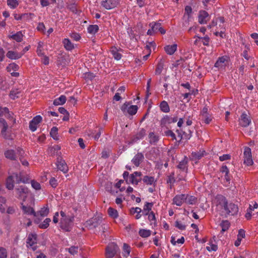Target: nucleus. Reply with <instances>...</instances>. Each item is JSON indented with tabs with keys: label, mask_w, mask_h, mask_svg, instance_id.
<instances>
[{
	"label": "nucleus",
	"mask_w": 258,
	"mask_h": 258,
	"mask_svg": "<svg viewBox=\"0 0 258 258\" xmlns=\"http://www.w3.org/2000/svg\"><path fill=\"white\" fill-rule=\"evenodd\" d=\"M42 118L40 115H37L35 117H34L31 121H33V122H35L36 124L39 123L42 121Z\"/></svg>",
	"instance_id": "nucleus-57"
},
{
	"label": "nucleus",
	"mask_w": 258,
	"mask_h": 258,
	"mask_svg": "<svg viewBox=\"0 0 258 258\" xmlns=\"http://www.w3.org/2000/svg\"><path fill=\"white\" fill-rule=\"evenodd\" d=\"M144 158V155L142 153H137L132 159L133 163L138 167Z\"/></svg>",
	"instance_id": "nucleus-16"
},
{
	"label": "nucleus",
	"mask_w": 258,
	"mask_h": 258,
	"mask_svg": "<svg viewBox=\"0 0 258 258\" xmlns=\"http://www.w3.org/2000/svg\"><path fill=\"white\" fill-rule=\"evenodd\" d=\"M71 37L76 41H78L81 38L80 35L77 33H72Z\"/></svg>",
	"instance_id": "nucleus-61"
},
{
	"label": "nucleus",
	"mask_w": 258,
	"mask_h": 258,
	"mask_svg": "<svg viewBox=\"0 0 258 258\" xmlns=\"http://www.w3.org/2000/svg\"><path fill=\"white\" fill-rule=\"evenodd\" d=\"M199 22L201 24H206L210 20V16L208 12L202 10L199 12L198 16Z\"/></svg>",
	"instance_id": "nucleus-12"
},
{
	"label": "nucleus",
	"mask_w": 258,
	"mask_h": 258,
	"mask_svg": "<svg viewBox=\"0 0 258 258\" xmlns=\"http://www.w3.org/2000/svg\"><path fill=\"white\" fill-rule=\"evenodd\" d=\"M74 220V214L69 215L68 218H61L59 223L60 228L65 231H70L73 225Z\"/></svg>",
	"instance_id": "nucleus-3"
},
{
	"label": "nucleus",
	"mask_w": 258,
	"mask_h": 258,
	"mask_svg": "<svg viewBox=\"0 0 258 258\" xmlns=\"http://www.w3.org/2000/svg\"><path fill=\"white\" fill-rule=\"evenodd\" d=\"M6 158L11 160H16L17 158L16 153L13 150H8L4 153Z\"/></svg>",
	"instance_id": "nucleus-19"
},
{
	"label": "nucleus",
	"mask_w": 258,
	"mask_h": 258,
	"mask_svg": "<svg viewBox=\"0 0 258 258\" xmlns=\"http://www.w3.org/2000/svg\"><path fill=\"white\" fill-rule=\"evenodd\" d=\"M216 200L217 201V207L220 212V215L225 217L228 216H234L238 212L237 206L233 203H229L226 198L222 195H218Z\"/></svg>",
	"instance_id": "nucleus-1"
},
{
	"label": "nucleus",
	"mask_w": 258,
	"mask_h": 258,
	"mask_svg": "<svg viewBox=\"0 0 258 258\" xmlns=\"http://www.w3.org/2000/svg\"><path fill=\"white\" fill-rule=\"evenodd\" d=\"M146 135V131L144 128H142L136 135V138L138 139L142 138Z\"/></svg>",
	"instance_id": "nucleus-56"
},
{
	"label": "nucleus",
	"mask_w": 258,
	"mask_h": 258,
	"mask_svg": "<svg viewBox=\"0 0 258 258\" xmlns=\"http://www.w3.org/2000/svg\"><path fill=\"white\" fill-rule=\"evenodd\" d=\"M66 100V97L64 95H61L53 101V104L55 106L62 105L65 103Z\"/></svg>",
	"instance_id": "nucleus-25"
},
{
	"label": "nucleus",
	"mask_w": 258,
	"mask_h": 258,
	"mask_svg": "<svg viewBox=\"0 0 258 258\" xmlns=\"http://www.w3.org/2000/svg\"><path fill=\"white\" fill-rule=\"evenodd\" d=\"M187 163H188L187 158L185 156L184 159L181 161H180L179 162V164L177 166V167L182 171H186V172H187Z\"/></svg>",
	"instance_id": "nucleus-20"
},
{
	"label": "nucleus",
	"mask_w": 258,
	"mask_h": 258,
	"mask_svg": "<svg viewBox=\"0 0 258 258\" xmlns=\"http://www.w3.org/2000/svg\"><path fill=\"white\" fill-rule=\"evenodd\" d=\"M6 187L8 189L11 190L14 188L13 176H10L8 177L6 182Z\"/></svg>",
	"instance_id": "nucleus-31"
},
{
	"label": "nucleus",
	"mask_w": 258,
	"mask_h": 258,
	"mask_svg": "<svg viewBox=\"0 0 258 258\" xmlns=\"http://www.w3.org/2000/svg\"><path fill=\"white\" fill-rule=\"evenodd\" d=\"M119 4L118 0H105L102 2V6L107 10L115 8Z\"/></svg>",
	"instance_id": "nucleus-11"
},
{
	"label": "nucleus",
	"mask_w": 258,
	"mask_h": 258,
	"mask_svg": "<svg viewBox=\"0 0 258 258\" xmlns=\"http://www.w3.org/2000/svg\"><path fill=\"white\" fill-rule=\"evenodd\" d=\"M164 68V61L162 59H160V60L159 61L156 70H155V74L156 75H160L163 69Z\"/></svg>",
	"instance_id": "nucleus-29"
},
{
	"label": "nucleus",
	"mask_w": 258,
	"mask_h": 258,
	"mask_svg": "<svg viewBox=\"0 0 258 258\" xmlns=\"http://www.w3.org/2000/svg\"><path fill=\"white\" fill-rule=\"evenodd\" d=\"M56 165L58 169L64 173H66L69 170L68 166L65 161L62 160L61 157L57 159Z\"/></svg>",
	"instance_id": "nucleus-13"
},
{
	"label": "nucleus",
	"mask_w": 258,
	"mask_h": 258,
	"mask_svg": "<svg viewBox=\"0 0 258 258\" xmlns=\"http://www.w3.org/2000/svg\"><path fill=\"white\" fill-rule=\"evenodd\" d=\"M143 181L147 184L151 185L154 181V178L152 176H145L143 178Z\"/></svg>",
	"instance_id": "nucleus-40"
},
{
	"label": "nucleus",
	"mask_w": 258,
	"mask_h": 258,
	"mask_svg": "<svg viewBox=\"0 0 258 258\" xmlns=\"http://www.w3.org/2000/svg\"><path fill=\"white\" fill-rule=\"evenodd\" d=\"M177 117H170L167 115L164 116L161 120V125L165 126L167 123L175 122L177 121Z\"/></svg>",
	"instance_id": "nucleus-17"
},
{
	"label": "nucleus",
	"mask_w": 258,
	"mask_h": 258,
	"mask_svg": "<svg viewBox=\"0 0 258 258\" xmlns=\"http://www.w3.org/2000/svg\"><path fill=\"white\" fill-rule=\"evenodd\" d=\"M123 255L124 256L126 257L127 256L129 255L131 252L130 246H129V245L125 243H123Z\"/></svg>",
	"instance_id": "nucleus-38"
},
{
	"label": "nucleus",
	"mask_w": 258,
	"mask_h": 258,
	"mask_svg": "<svg viewBox=\"0 0 258 258\" xmlns=\"http://www.w3.org/2000/svg\"><path fill=\"white\" fill-rule=\"evenodd\" d=\"M58 128L56 126H53L50 130V135L55 140H58Z\"/></svg>",
	"instance_id": "nucleus-33"
},
{
	"label": "nucleus",
	"mask_w": 258,
	"mask_h": 258,
	"mask_svg": "<svg viewBox=\"0 0 258 258\" xmlns=\"http://www.w3.org/2000/svg\"><path fill=\"white\" fill-rule=\"evenodd\" d=\"M230 159V155L229 154H224L219 157V160L221 161L227 160Z\"/></svg>",
	"instance_id": "nucleus-62"
},
{
	"label": "nucleus",
	"mask_w": 258,
	"mask_h": 258,
	"mask_svg": "<svg viewBox=\"0 0 258 258\" xmlns=\"http://www.w3.org/2000/svg\"><path fill=\"white\" fill-rule=\"evenodd\" d=\"M49 208L46 205V206L43 207L42 208L40 211H39L37 213V216L39 214L41 216L44 217L46 216L49 213Z\"/></svg>",
	"instance_id": "nucleus-32"
},
{
	"label": "nucleus",
	"mask_w": 258,
	"mask_h": 258,
	"mask_svg": "<svg viewBox=\"0 0 258 258\" xmlns=\"http://www.w3.org/2000/svg\"><path fill=\"white\" fill-rule=\"evenodd\" d=\"M19 66L15 63H12L9 64L7 67V70L9 72H11L12 71H16L19 69Z\"/></svg>",
	"instance_id": "nucleus-43"
},
{
	"label": "nucleus",
	"mask_w": 258,
	"mask_h": 258,
	"mask_svg": "<svg viewBox=\"0 0 258 258\" xmlns=\"http://www.w3.org/2000/svg\"><path fill=\"white\" fill-rule=\"evenodd\" d=\"M110 51L115 59L119 60L121 58V54L118 52V49L116 47H112Z\"/></svg>",
	"instance_id": "nucleus-26"
},
{
	"label": "nucleus",
	"mask_w": 258,
	"mask_h": 258,
	"mask_svg": "<svg viewBox=\"0 0 258 258\" xmlns=\"http://www.w3.org/2000/svg\"><path fill=\"white\" fill-rule=\"evenodd\" d=\"M64 46L67 50H71L74 48L73 44L69 39H64L63 41Z\"/></svg>",
	"instance_id": "nucleus-30"
},
{
	"label": "nucleus",
	"mask_w": 258,
	"mask_h": 258,
	"mask_svg": "<svg viewBox=\"0 0 258 258\" xmlns=\"http://www.w3.org/2000/svg\"><path fill=\"white\" fill-rule=\"evenodd\" d=\"M211 243L210 246H207L206 249L209 251H216L218 249V246L217 245L213 244L212 241L210 242Z\"/></svg>",
	"instance_id": "nucleus-52"
},
{
	"label": "nucleus",
	"mask_w": 258,
	"mask_h": 258,
	"mask_svg": "<svg viewBox=\"0 0 258 258\" xmlns=\"http://www.w3.org/2000/svg\"><path fill=\"white\" fill-rule=\"evenodd\" d=\"M21 208L24 214L27 215H32L34 217L37 216V213L35 212L34 209L30 206H26L23 205V203H21Z\"/></svg>",
	"instance_id": "nucleus-15"
},
{
	"label": "nucleus",
	"mask_w": 258,
	"mask_h": 258,
	"mask_svg": "<svg viewBox=\"0 0 258 258\" xmlns=\"http://www.w3.org/2000/svg\"><path fill=\"white\" fill-rule=\"evenodd\" d=\"M37 29L39 31L43 32L45 29V27L43 23H39L38 25Z\"/></svg>",
	"instance_id": "nucleus-64"
},
{
	"label": "nucleus",
	"mask_w": 258,
	"mask_h": 258,
	"mask_svg": "<svg viewBox=\"0 0 258 258\" xmlns=\"http://www.w3.org/2000/svg\"><path fill=\"white\" fill-rule=\"evenodd\" d=\"M26 243L27 247H31L33 251H35L37 247L34 245L37 243V234L35 233H30L27 239Z\"/></svg>",
	"instance_id": "nucleus-8"
},
{
	"label": "nucleus",
	"mask_w": 258,
	"mask_h": 258,
	"mask_svg": "<svg viewBox=\"0 0 258 258\" xmlns=\"http://www.w3.org/2000/svg\"><path fill=\"white\" fill-rule=\"evenodd\" d=\"M23 35L22 34V32L19 31L17 32L16 34L10 36V38H12L18 42H20L23 40Z\"/></svg>",
	"instance_id": "nucleus-24"
},
{
	"label": "nucleus",
	"mask_w": 258,
	"mask_h": 258,
	"mask_svg": "<svg viewBox=\"0 0 258 258\" xmlns=\"http://www.w3.org/2000/svg\"><path fill=\"white\" fill-rule=\"evenodd\" d=\"M50 221L51 220L50 218H46L42 223L39 224V227L41 229H46L48 227Z\"/></svg>",
	"instance_id": "nucleus-45"
},
{
	"label": "nucleus",
	"mask_w": 258,
	"mask_h": 258,
	"mask_svg": "<svg viewBox=\"0 0 258 258\" xmlns=\"http://www.w3.org/2000/svg\"><path fill=\"white\" fill-rule=\"evenodd\" d=\"M37 124H36V123L33 122V121H30L29 123L30 130L32 132L35 131L37 129Z\"/></svg>",
	"instance_id": "nucleus-60"
},
{
	"label": "nucleus",
	"mask_w": 258,
	"mask_h": 258,
	"mask_svg": "<svg viewBox=\"0 0 258 258\" xmlns=\"http://www.w3.org/2000/svg\"><path fill=\"white\" fill-rule=\"evenodd\" d=\"M78 246H72L69 248V252L73 255L76 254L78 252Z\"/></svg>",
	"instance_id": "nucleus-55"
},
{
	"label": "nucleus",
	"mask_w": 258,
	"mask_h": 258,
	"mask_svg": "<svg viewBox=\"0 0 258 258\" xmlns=\"http://www.w3.org/2000/svg\"><path fill=\"white\" fill-rule=\"evenodd\" d=\"M108 214L110 217L113 219H115L118 216L117 210L111 207L108 209Z\"/></svg>",
	"instance_id": "nucleus-35"
},
{
	"label": "nucleus",
	"mask_w": 258,
	"mask_h": 258,
	"mask_svg": "<svg viewBox=\"0 0 258 258\" xmlns=\"http://www.w3.org/2000/svg\"><path fill=\"white\" fill-rule=\"evenodd\" d=\"M239 124L242 127H247L251 122L250 117L246 113L243 112L239 118Z\"/></svg>",
	"instance_id": "nucleus-10"
},
{
	"label": "nucleus",
	"mask_w": 258,
	"mask_h": 258,
	"mask_svg": "<svg viewBox=\"0 0 258 258\" xmlns=\"http://www.w3.org/2000/svg\"><path fill=\"white\" fill-rule=\"evenodd\" d=\"M94 77L95 76H94V74L93 73L89 72V73H87L84 74V78L86 80H91L93 78H94Z\"/></svg>",
	"instance_id": "nucleus-58"
},
{
	"label": "nucleus",
	"mask_w": 258,
	"mask_h": 258,
	"mask_svg": "<svg viewBox=\"0 0 258 258\" xmlns=\"http://www.w3.org/2000/svg\"><path fill=\"white\" fill-rule=\"evenodd\" d=\"M20 93V92L18 89L12 90L10 93V97L12 99H15L16 98H18V94Z\"/></svg>",
	"instance_id": "nucleus-47"
},
{
	"label": "nucleus",
	"mask_w": 258,
	"mask_h": 258,
	"mask_svg": "<svg viewBox=\"0 0 258 258\" xmlns=\"http://www.w3.org/2000/svg\"><path fill=\"white\" fill-rule=\"evenodd\" d=\"M99 30L97 25H90L88 27V32L90 34H95Z\"/></svg>",
	"instance_id": "nucleus-36"
},
{
	"label": "nucleus",
	"mask_w": 258,
	"mask_h": 258,
	"mask_svg": "<svg viewBox=\"0 0 258 258\" xmlns=\"http://www.w3.org/2000/svg\"><path fill=\"white\" fill-rule=\"evenodd\" d=\"M12 176H13V178L15 179L16 182L17 183H19L20 182H23V183L28 182L29 178L22 179V173H20L19 174L14 173Z\"/></svg>",
	"instance_id": "nucleus-22"
},
{
	"label": "nucleus",
	"mask_w": 258,
	"mask_h": 258,
	"mask_svg": "<svg viewBox=\"0 0 258 258\" xmlns=\"http://www.w3.org/2000/svg\"><path fill=\"white\" fill-rule=\"evenodd\" d=\"M197 201V199L194 196H189L188 197L187 196L186 200H185V202L189 204H194Z\"/></svg>",
	"instance_id": "nucleus-49"
},
{
	"label": "nucleus",
	"mask_w": 258,
	"mask_h": 258,
	"mask_svg": "<svg viewBox=\"0 0 258 258\" xmlns=\"http://www.w3.org/2000/svg\"><path fill=\"white\" fill-rule=\"evenodd\" d=\"M7 257V252L6 249L3 247H0V258H6Z\"/></svg>",
	"instance_id": "nucleus-53"
},
{
	"label": "nucleus",
	"mask_w": 258,
	"mask_h": 258,
	"mask_svg": "<svg viewBox=\"0 0 258 258\" xmlns=\"http://www.w3.org/2000/svg\"><path fill=\"white\" fill-rule=\"evenodd\" d=\"M102 222V218L100 216H95L86 221V226L90 229L95 228L100 225Z\"/></svg>",
	"instance_id": "nucleus-4"
},
{
	"label": "nucleus",
	"mask_w": 258,
	"mask_h": 258,
	"mask_svg": "<svg viewBox=\"0 0 258 258\" xmlns=\"http://www.w3.org/2000/svg\"><path fill=\"white\" fill-rule=\"evenodd\" d=\"M128 102L124 103L121 106V109L124 113H127L130 115L135 114L138 110V107L137 105H130Z\"/></svg>",
	"instance_id": "nucleus-5"
},
{
	"label": "nucleus",
	"mask_w": 258,
	"mask_h": 258,
	"mask_svg": "<svg viewBox=\"0 0 258 258\" xmlns=\"http://www.w3.org/2000/svg\"><path fill=\"white\" fill-rule=\"evenodd\" d=\"M186 198L187 195L184 194L177 195L173 198V203L177 206H180L185 202V200H186Z\"/></svg>",
	"instance_id": "nucleus-14"
},
{
	"label": "nucleus",
	"mask_w": 258,
	"mask_h": 258,
	"mask_svg": "<svg viewBox=\"0 0 258 258\" xmlns=\"http://www.w3.org/2000/svg\"><path fill=\"white\" fill-rule=\"evenodd\" d=\"M177 45L174 44L171 45H167L164 47L165 52L169 55L173 54L177 50Z\"/></svg>",
	"instance_id": "nucleus-21"
},
{
	"label": "nucleus",
	"mask_w": 258,
	"mask_h": 258,
	"mask_svg": "<svg viewBox=\"0 0 258 258\" xmlns=\"http://www.w3.org/2000/svg\"><path fill=\"white\" fill-rule=\"evenodd\" d=\"M49 183L51 186L53 187H55L57 185V180L54 177H52L50 179Z\"/></svg>",
	"instance_id": "nucleus-63"
},
{
	"label": "nucleus",
	"mask_w": 258,
	"mask_h": 258,
	"mask_svg": "<svg viewBox=\"0 0 258 258\" xmlns=\"http://www.w3.org/2000/svg\"><path fill=\"white\" fill-rule=\"evenodd\" d=\"M23 55V53H18L14 51H9L6 55L7 56L12 59H17L21 58Z\"/></svg>",
	"instance_id": "nucleus-18"
},
{
	"label": "nucleus",
	"mask_w": 258,
	"mask_h": 258,
	"mask_svg": "<svg viewBox=\"0 0 258 258\" xmlns=\"http://www.w3.org/2000/svg\"><path fill=\"white\" fill-rule=\"evenodd\" d=\"M230 222L228 220L222 221L220 225L222 227L221 233L227 231L230 226Z\"/></svg>",
	"instance_id": "nucleus-34"
},
{
	"label": "nucleus",
	"mask_w": 258,
	"mask_h": 258,
	"mask_svg": "<svg viewBox=\"0 0 258 258\" xmlns=\"http://www.w3.org/2000/svg\"><path fill=\"white\" fill-rule=\"evenodd\" d=\"M149 143L151 144H155L159 140V136L155 135L154 133L151 132L149 134Z\"/></svg>",
	"instance_id": "nucleus-23"
},
{
	"label": "nucleus",
	"mask_w": 258,
	"mask_h": 258,
	"mask_svg": "<svg viewBox=\"0 0 258 258\" xmlns=\"http://www.w3.org/2000/svg\"><path fill=\"white\" fill-rule=\"evenodd\" d=\"M192 13V8L190 6H187L185 7V14H187L188 15V18H187V21H186L185 23L183 24V25L186 26V25L188 24V21H189V19L190 18V14Z\"/></svg>",
	"instance_id": "nucleus-37"
},
{
	"label": "nucleus",
	"mask_w": 258,
	"mask_h": 258,
	"mask_svg": "<svg viewBox=\"0 0 258 258\" xmlns=\"http://www.w3.org/2000/svg\"><path fill=\"white\" fill-rule=\"evenodd\" d=\"M8 88V85L4 80V79L0 77V90H6Z\"/></svg>",
	"instance_id": "nucleus-48"
},
{
	"label": "nucleus",
	"mask_w": 258,
	"mask_h": 258,
	"mask_svg": "<svg viewBox=\"0 0 258 258\" xmlns=\"http://www.w3.org/2000/svg\"><path fill=\"white\" fill-rule=\"evenodd\" d=\"M31 185L33 188L36 190H39L41 189V185L40 183L34 180H31Z\"/></svg>",
	"instance_id": "nucleus-51"
},
{
	"label": "nucleus",
	"mask_w": 258,
	"mask_h": 258,
	"mask_svg": "<svg viewBox=\"0 0 258 258\" xmlns=\"http://www.w3.org/2000/svg\"><path fill=\"white\" fill-rule=\"evenodd\" d=\"M196 37H197L199 39H202L204 40V41H203V44L204 45H206V46H208L209 45V40H210V38L208 36H206L205 37H199V36H196L195 37V38Z\"/></svg>",
	"instance_id": "nucleus-54"
},
{
	"label": "nucleus",
	"mask_w": 258,
	"mask_h": 258,
	"mask_svg": "<svg viewBox=\"0 0 258 258\" xmlns=\"http://www.w3.org/2000/svg\"><path fill=\"white\" fill-rule=\"evenodd\" d=\"M139 234L141 237L146 238L150 236L151 231L146 229H140Z\"/></svg>",
	"instance_id": "nucleus-39"
},
{
	"label": "nucleus",
	"mask_w": 258,
	"mask_h": 258,
	"mask_svg": "<svg viewBox=\"0 0 258 258\" xmlns=\"http://www.w3.org/2000/svg\"><path fill=\"white\" fill-rule=\"evenodd\" d=\"M204 151H199V152H194L191 154L192 157L194 159H200L204 155Z\"/></svg>",
	"instance_id": "nucleus-44"
},
{
	"label": "nucleus",
	"mask_w": 258,
	"mask_h": 258,
	"mask_svg": "<svg viewBox=\"0 0 258 258\" xmlns=\"http://www.w3.org/2000/svg\"><path fill=\"white\" fill-rule=\"evenodd\" d=\"M120 255V249L114 242L109 243L105 248L106 258H112L115 255Z\"/></svg>",
	"instance_id": "nucleus-2"
},
{
	"label": "nucleus",
	"mask_w": 258,
	"mask_h": 258,
	"mask_svg": "<svg viewBox=\"0 0 258 258\" xmlns=\"http://www.w3.org/2000/svg\"><path fill=\"white\" fill-rule=\"evenodd\" d=\"M167 136H170L173 140H176V136L175 134L171 130H168L165 132Z\"/></svg>",
	"instance_id": "nucleus-59"
},
{
	"label": "nucleus",
	"mask_w": 258,
	"mask_h": 258,
	"mask_svg": "<svg viewBox=\"0 0 258 258\" xmlns=\"http://www.w3.org/2000/svg\"><path fill=\"white\" fill-rule=\"evenodd\" d=\"M137 178L136 176H135V174L134 173L133 174H131L128 178V180L127 181L126 183L130 184L132 183L133 184L137 185Z\"/></svg>",
	"instance_id": "nucleus-42"
},
{
	"label": "nucleus",
	"mask_w": 258,
	"mask_h": 258,
	"mask_svg": "<svg viewBox=\"0 0 258 258\" xmlns=\"http://www.w3.org/2000/svg\"><path fill=\"white\" fill-rule=\"evenodd\" d=\"M175 226L181 230H183L185 229L186 228L185 225L182 224L180 221L177 220L175 222Z\"/></svg>",
	"instance_id": "nucleus-50"
},
{
	"label": "nucleus",
	"mask_w": 258,
	"mask_h": 258,
	"mask_svg": "<svg viewBox=\"0 0 258 258\" xmlns=\"http://www.w3.org/2000/svg\"><path fill=\"white\" fill-rule=\"evenodd\" d=\"M7 4L10 8L15 9L18 6L19 3L17 0H8Z\"/></svg>",
	"instance_id": "nucleus-46"
},
{
	"label": "nucleus",
	"mask_w": 258,
	"mask_h": 258,
	"mask_svg": "<svg viewBox=\"0 0 258 258\" xmlns=\"http://www.w3.org/2000/svg\"><path fill=\"white\" fill-rule=\"evenodd\" d=\"M149 26L156 33L158 30L159 31V28L161 26V24L158 22H152L150 23Z\"/></svg>",
	"instance_id": "nucleus-41"
},
{
	"label": "nucleus",
	"mask_w": 258,
	"mask_h": 258,
	"mask_svg": "<svg viewBox=\"0 0 258 258\" xmlns=\"http://www.w3.org/2000/svg\"><path fill=\"white\" fill-rule=\"evenodd\" d=\"M16 194L18 198L23 200L24 201L27 197L29 194L28 188L24 185H21L15 188Z\"/></svg>",
	"instance_id": "nucleus-6"
},
{
	"label": "nucleus",
	"mask_w": 258,
	"mask_h": 258,
	"mask_svg": "<svg viewBox=\"0 0 258 258\" xmlns=\"http://www.w3.org/2000/svg\"><path fill=\"white\" fill-rule=\"evenodd\" d=\"M244 164L247 166L252 165L253 161L251 157V149L248 147H246L244 151Z\"/></svg>",
	"instance_id": "nucleus-9"
},
{
	"label": "nucleus",
	"mask_w": 258,
	"mask_h": 258,
	"mask_svg": "<svg viewBox=\"0 0 258 258\" xmlns=\"http://www.w3.org/2000/svg\"><path fill=\"white\" fill-rule=\"evenodd\" d=\"M0 123L3 125V128H2L1 132L3 137L7 140H12L13 138L11 135L7 132L8 125L6 121L4 118H0Z\"/></svg>",
	"instance_id": "nucleus-7"
},
{
	"label": "nucleus",
	"mask_w": 258,
	"mask_h": 258,
	"mask_svg": "<svg viewBox=\"0 0 258 258\" xmlns=\"http://www.w3.org/2000/svg\"><path fill=\"white\" fill-rule=\"evenodd\" d=\"M160 107L161 111L167 113L170 111L169 106L165 101H163L160 103Z\"/></svg>",
	"instance_id": "nucleus-28"
},
{
	"label": "nucleus",
	"mask_w": 258,
	"mask_h": 258,
	"mask_svg": "<svg viewBox=\"0 0 258 258\" xmlns=\"http://www.w3.org/2000/svg\"><path fill=\"white\" fill-rule=\"evenodd\" d=\"M153 205V203L147 202L144 207V209L142 211L143 214L145 215H147L149 213V212L151 210V208Z\"/></svg>",
	"instance_id": "nucleus-27"
}]
</instances>
